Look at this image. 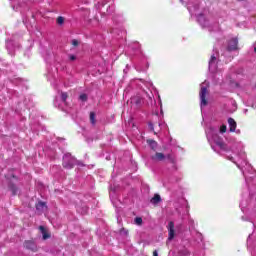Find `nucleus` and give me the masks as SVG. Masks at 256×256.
I'll return each instance as SVG.
<instances>
[{
	"label": "nucleus",
	"instance_id": "nucleus-1",
	"mask_svg": "<svg viewBox=\"0 0 256 256\" xmlns=\"http://www.w3.org/2000/svg\"><path fill=\"white\" fill-rule=\"evenodd\" d=\"M206 136L208 142L210 143L212 149L216 151V153H231L235 156H228L229 161L235 163L238 169L242 171L245 180L247 181V170L251 171V165L247 163V155L245 154V146L241 142H235L230 148H228L227 144L223 142V138L219 137L217 134V130L215 128L210 127L206 129Z\"/></svg>",
	"mask_w": 256,
	"mask_h": 256
},
{
	"label": "nucleus",
	"instance_id": "nucleus-2",
	"mask_svg": "<svg viewBox=\"0 0 256 256\" xmlns=\"http://www.w3.org/2000/svg\"><path fill=\"white\" fill-rule=\"evenodd\" d=\"M207 89H209V82L204 81L200 85V93H199L201 110H203L204 107H207L209 103L207 101V95H209V91Z\"/></svg>",
	"mask_w": 256,
	"mask_h": 256
},
{
	"label": "nucleus",
	"instance_id": "nucleus-3",
	"mask_svg": "<svg viewBox=\"0 0 256 256\" xmlns=\"http://www.w3.org/2000/svg\"><path fill=\"white\" fill-rule=\"evenodd\" d=\"M209 71L215 74V79H219L221 76V70L217 69V53L212 54L209 61Z\"/></svg>",
	"mask_w": 256,
	"mask_h": 256
},
{
	"label": "nucleus",
	"instance_id": "nucleus-4",
	"mask_svg": "<svg viewBox=\"0 0 256 256\" xmlns=\"http://www.w3.org/2000/svg\"><path fill=\"white\" fill-rule=\"evenodd\" d=\"M197 21L202 29H209L211 31V27H213V22L211 20L207 19L205 15L200 14L197 16Z\"/></svg>",
	"mask_w": 256,
	"mask_h": 256
},
{
	"label": "nucleus",
	"instance_id": "nucleus-5",
	"mask_svg": "<svg viewBox=\"0 0 256 256\" xmlns=\"http://www.w3.org/2000/svg\"><path fill=\"white\" fill-rule=\"evenodd\" d=\"M77 160L71 156V154H65L63 157V167L65 169H73V167L76 165Z\"/></svg>",
	"mask_w": 256,
	"mask_h": 256
},
{
	"label": "nucleus",
	"instance_id": "nucleus-6",
	"mask_svg": "<svg viewBox=\"0 0 256 256\" xmlns=\"http://www.w3.org/2000/svg\"><path fill=\"white\" fill-rule=\"evenodd\" d=\"M175 239V223H168V241H173Z\"/></svg>",
	"mask_w": 256,
	"mask_h": 256
},
{
	"label": "nucleus",
	"instance_id": "nucleus-7",
	"mask_svg": "<svg viewBox=\"0 0 256 256\" xmlns=\"http://www.w3.org/2000/svg\"><path fill=\"white\" fill-rule=\"evenodd\" d=\"M130 103L132 107H141V104L143 103V98L141 96L137 95L130 99Z\"/></svg>",
	"mask_w": 256,
	"mask_h": 256
},
{
	"label": "nucleus",
	"instance_id": "nucleus-8",
	"mask_svg": "<svg viewBox=\"0 0 256 256\" xmlns=\"http://www.w3.org/2000/svg\"><path fill=\"white\" fill-rule=\"evenodd\" d=\"M237 45H239V40L237 38H232L228 42V51H237Z\"/></svg>",
	"mask_w": 256,
	"mask_h": 256
},
{
	"label": "nucleus",
	"instance_id": "nucleus-9",
	"mask_svg": "<svg viewBox=\"0 0 256 256\" xmlns=\"http://www.w3.org/2000/svg\"><path fill=\"white\" fill-rule=\"evenodd\" d=\"M151 159L153 163H159V161H165V154L157 152L151 156Z\"/></svg>",
	"mask_w": 256,
	"mask_h": 256
},
{
	"label": "nucleus",
	"instance_id": "nucleus-10",
	"mask_svg": "<svg viewBox=\"0 0 256 256\" xmlns=\"http://www.w3.org/2000/svg\"><path fill=\"white\" fill-rule=\"evenodd\" d=\"M24 247L30 249V251H37V244L33 240H28L24 242Z\"/></svg>",
	"mask_w": 256,
	"mask_h": 256
},
{
	"label": "nucleus",
	"instance_id": "nucleus-11",
	"mask_svg": "<svg viewBox=\"0 0 256 256\" xmlns=\"http://www.w3.org/2000/svg\"><path fill=\"white\" fill-rule=\"evenodd\" d=\"M228 125L230 127L229 131L231 133H234V131L237 129V122L233 118L228 119Z\"/></svg>",
	"mask_w": 256,
	"mask_h": 256
},
{
	"label": "nucleus",
	"instance_id": "nucleus-12",
	"mask_svg": "<svg viewBox=\"0 0 256 256\" xmlns=\"http://www.w3.org/2000/svg\"><path fill=\"white\" fill-rule=\"evenodd\" d=\"M36 209L39 213H43V211H47V204H45V202H38L36 204Z\"/></svg>",
	"mask_w": 256,
	"mask_h": 256
},
{
	"label": "nucleus",
	"instance_id": "nucleus-13",
	"mask_svg": "<svg viewBox=\"0 0 256 256\" xmlns=\"http://www.w3.org/2000/svg\"><path fill=\"white\" fill-rule=\"evenodd\" d=\"M161 201V196L159 194H155L154 197L150 200L152 205H157Z\"/></svg>",
	"mask_w": 256,
	"mask_h": 256
},
{
	"label": "nucleus",
	"instance_id": "nucleus-14",
	"mask_svg": "<svg viewBox=\"0 0 256 256\" xmlns=\"http://www.w3.org/2000/svg\"><path fill=\"white\" fill-rule=\"evenodd\" d=\"M39 229L42 233L43 239H49V237H51L49 233H47V230H45V227L40 226Z\"/></svg>",
	"mask_w": 256,
	"mask_h": 256
},
{
	"label": "nucleus",
	"instance_id": "nucleus-15",
	"mask_svg": "<svg viewBox=\"0 0 256 256\" xmlns=\"http://www.w3.org/2000/svg\"><path fill=\"white\" fill-rule=\"evenodd\" d=\"M6 48L9 53H12L13 52V41H11V40L6 41Z\"/></svg>",
	"mask_w": 256,
	"mask_h": 256
},
{
	"label": "nucleus",
	"instance_id": "nucleus-16",
	"mask_svg": "<svg viewBox=\"0 0 256 256\" xmlns=\"http://www.w3.org/2000/svg\"><path fill=\"white\" fill-rule=\"evenodd\" d=\"M67 97H69V95L66 92H60V99L62 103H65L67 101Z\"/></svg>",
	"mask_w": 256,
	"mask_h": 256
},
{
	"label": "nucleus",
	"instance_id": "nucleus-17",
	"mask_svg": "<svg viewBox=\"0 0 256 256\" xmlns=\"http://www.w3.org/2000/svg\"><path fill=\"white\" fill-rule=\"evenodd\" d=\"M147 143L148 145H150L151 149H157V142H155L154 140H148Z\"/></svg>",
	"mask_w": 256,
	"mask_h": 256
},
{
	"label": "nucleus",
	"instance_id": "nucleus-18",
	"mask_svg": "<svg viewBox=\"0 0 256 256\" xmlns=\"http://www.w3.org/2000/svg\"><path fill=\"white\" fill-rule=\"evenodd\" d=\"M188 11L191 15H197L195 14V11H197V6H194V7L188 6Z\"/></svg>",
	"mask_w": 256,
	"mask_h": 256
},
{
	"label": "nucleus",
	"instance_id": "nucleus-19",
	"mask_svg": "<svg viewBox=\"0 0 256 256\" xmlns=\"http://www.w3.org/2000/svg\"><path fill=\"white\" fill-rule=\"evenodd\" d=\"M57 23L58 25H63V23H65V18H63L62 16H59L57 18Z\"/></svg>",
	"mask_w": 256,
	"mask_h": 256
},
{
	"label": "nucleus",
	"instance_id": "nucleus-20",
	"mask_svg": "<svg viewBox=\"0 0 256 256\" xmlns=\"http://www.w3.org/2000/svg\"><path fill=\"white\" fill-rule=\"evenodd\" d=\"M90 123H92V125H95V113L93 112L90 113Z\"/></svg>",
	"mask_w": 256,
	"mask_h": 256
},
{
	"label": "nucleus",
	"instance_id": "nucleus-21",
	"mask_svg": "<svg viewBox=\"0 0 256 256\" xmlns=\"http://www.w3.org/2000/svg\"><path fill=\"white\" fill-rule=\"evenodd\" d=\"M136 225H141L143 223V219L141 217L135 218Z\"/></svg>",
	"mask_w": 256,
	"mask_h": 256
},
{
	"label": "nucleus",
	"instance_id": "nucleus-22",
	"mask_svg": "<svg viewBox=\"0 0 256 256\" xmlns=\"http://www.w3.org/2000/svg\"><path fill=\"white\" fill-rule=\"evenodd\" d=\"M227 132V126L226 125H222L220 127V133H226Z\"/></svg>",
	"mask_w": 256,
	"mask_h": 256
},
{
	"label": "nucleus",
	"instance_id": "nucleus-23",
	"mask_svg": "<svg viewBox=\"0 0 256 256\" xmlns=\"http://www.w3.org/2000/svg\"><path fill=\"white\" fill-rule=\"evenodd\" d=\"M10 190L12 191L13 195H17V187L16 186H11Z\"/></svg>",
	"mask_w": 256,
	"mask_h": 256
},
{
	"label": "nucleus",
	"instance_id": "nucleus-24",
	"mask_svg": "<svg viewBox=\"0 0 256 256\" xmlns=\"http://www.w3.org/2000/svg\"><path fill=\"white\" fill-rule=\"evenodd\" d=\"M86 100H87V94H81L80 101H86Z\"/></svg>",
	"mask_w": 256,
	"mask_h": 256
},
{
	"label": "nucleus",
	"instance_id": "nucleus-25",
	"mask_svg": "<svg viewBox=\"0 0 256 256\" xmlns=\"http://www.w3.org/2000/svg\"><path fill=\"white\" fill-rule=\"evenodd\" d=\"M69 59H70V61H75V59H77V56L73 55V54H70Z\"/></svg>",
	"mask_w": 256,
	"mask_h": 256
},
{
	"label": "nucleus",
	"instance_id": "nucleus-26",
	"mask_svg": "<svg viewBox=\"0 0 256 256\" xmlns=\"http://www.w3.org/2000/svg\"><path fill=\"white\" fill-rule=\"evenodd\" d=\"M197 238L200 240V241H203V234L202 233H197Z\"/></svg>",
	"mask_w": 256,
	"mask_h": 256
},
{
	"label": "nucleus",
	"instance_id": "nucleus-27",
	"mask_svg": "<svg viewBox=\"0 0 256 256\" xmlns=\"http://www.w3.org/2000/svg\"><path fill=\"white\" fill-rule=\"evenodd\" d=\"M72 45L74 47H77V45H79V41L78 40H72Z\"/></svg>",
	"mask_w": 256,
	"mask_h": 256
},
{
	"label": "nucleus",
	"instance_id": "nucleus-28",
	"mask_svg": "<svg viewBox=\"0 0 256 256\" xmlns=\"http://www.w3.org/2000/svg\"><path fill=\"white\" fill-rule=\"evenodd\" d=\"M121 235H127V230H125V228H123L122 230H120Z\"/></svg>",
	"mask_w": 256,
	"mask_h": 256
},
{
	"label": "nucleus",
	"instance_id": "nucleus-29",
	"mask_svg": "<svg viewBox=\"0 0 256 256\" xmlns=\"http://www.w3.org/2000/svg\"><path fill=\"white\" fill-rule=\"evenodd\" d=\"M158 127H160V128L165 127V124L160 122V123L158 124Z\"/></svg>",
	"mask_w": 256,
	"mask_h": 256
},
{
	"label": "nucleus",
	"instance_id": "nucleus-30",
	"mask_svg": "<svg viewBox=\"0 0 256 256\" xmlns=\"http://www.w3.org/2000/svg\"><path fill=\"white\" fill-rule=\"evenodd\" d=\"M149 127H150L151 131H153L155 129L152 123L149 124Z\"/></svg>",
	"mask_w": 256,
	"mask_h": 256
},
{
	"label": "nucleus",
	"instance_id": "nucleus-31",
	"mask_svg": "<svg viewBox=\"0 0 256 256\" xmlns=\"http://www.w3.org/2000/svg\"><path fill=\"white\" fill-rule=\"evenodd\" d=\"M153 256H158L157 250L153 252Z\"/></svg>",
	"mask_w": 256,
	"mask_h": 256
},
{
	"label": "nucleus",
	"instance_id": "nucleus-32",
	"mask_svg": "<svg viewBox=\"0 0 256 256\" xmlns=\"http://www.w3.org/2000/svg\"><path fill=\"white\" fill-rule=\"evenodd\" d=\"M241 210L243 211V203H240Z\"/></svg>",
	"mask_w": 256,
	"mask_h": 256
},
{
	"label": "nucleus",
	"instance_id": "nucleus-33",
	"mask_svg": "<svg viewBox=\"0 0 256 256\" xmlns=\"http://www.w3.org/2000/svg\"><path fill=\"white\" fill-rule=\"evenodd\" d=\"M56 101H59V96L56 97Z\"/></svg>",
	"mask_w": 256,
	"mask_h": 256
},
{
	"label": "nucleus",
	"instance_id": "nucleus-34",
	"mask_svg": "<svg viewBox=\"0 0 256 256\" xmlns=\"http://www.w3.org/2000/svg\"><path fill=\"white\" fill-rule=\"evenodd\" d=\"M254 51H255V53H256V47L254 48Z\"/></svg>",
	"mask_w": 256,
	"mask_h": 256
},
{
	"label": "nucleus",
	"instance_id": "nucleus-35",
	"mask_svg": "<svg viewBox=\"0 0 256 256\" xmlns=\"http://www.w3.org/2000/svg\"><path fill=\"white\" fill-rule=\"evenodd\" d=\"M190 223H193V220H190Z\"/></svg>",
	"mask_w": 256,
	"mask_h": 256
},
{
	"label": "nucleus",
	"instance_id": "nucleus-36",
	"mask_svg": "<svg viewBox=\"0 0 256 256\" xmlns=\"http://www.w3.org/2000/svg\"><path fill=\"white\" fill-rule=\"evenodd\" d=\"M149 97V99H151V96H148Z\"/></svg>",
	"mask_w": 256,
	"mask_h": 256
}]
</instances>
